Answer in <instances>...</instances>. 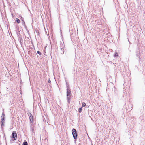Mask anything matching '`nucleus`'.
Instances as JSON below:
<instances>
[{
	"mask_svg": "<svg viewBox=\"0 0 145 145\" xmlns=\"http://www.w3.org/2000/svg\"><path fill=\"white\" fill-rule=\"evenodd\" d=\"M72 133L74 138L75 139H76L77 136L76 130L74 129H73L72 130Z\"/></svg>",
	"mask_w": 145,
	"mask_h": 145,
	"instance_id": "nucleus-1",
	"label": "nucleus"
},
{
	"mask_svg": "<svg viewBox=\"0 0 145 145\" xmlns=\"http://www.w3.org/2000/svg\"><path fill=\"white\" fill-rule=\"evenodd\" d=\"M70 90H67V101L68 103H69V100L70 97Z\"/></svg>",
	"mask_w": 145,
	"mask_h": 145,
	"instance_id": "nucleus-2",
	"label": "nucleus"
},
{
	"mask_svg": "<svg viewBox=\"0 0 145 145\" xmlns=\"http://www.w3.org/2000/svg\"><path fill=\"white\" fill-rule=\"evenodd\" d=\"M17 134L16 131H14L12 134V137L14 138V140H16L17 138Z\"/></svg>",
	"mask_w": 145,
	"mask_h": 145,
	"instance_id": "nucleus-3",
	"label": "nucleus"
},
{
	"mask_svg": "<svg viewBox=\"0 0 145 145\" xmlns=\"http://www.w3.org/2000/svg\"><path fill=\"white\" fill-rule=\"evenodd\" d=\"M5 117V115L3 113L1 116V121H4V118Z\"/></svg>",
	"mask_w": 145,
	"mask_h": 145,
	"instance_id": "nucleus-4",
	"label": "nucleus"
},
{
	"mask_svg": "<svg viewBox=\"0 0 145 145\" xmlns=\"http://www.w3.org/2000/svg\"><path fill=\"white\" fill-rule=\"evenodd\" d=\"M16 21L17 22V23H19L20 22V20L18 18H16Z\"/></svg>",
	"mask_w": 145,
	"mask_h": 145,
	"instance_id": "nucleus-5",
	"label": "nucleus"
},
{
	"mask_svg": "<svg viewBox=\"0 0 145 145\" xmlns=\"http://www.w3.org/2000/svg\"><path fill=\"white\" fill-rule=\"evenodd\" d=\"M4 122H5L4 121H1V125L2 126H4Z\"/></svg>",
	"mask_w": 145,
	"mask_h": 145,
	"instance_id": "nucleus-6",
	"label": "nucleus"
},
{
	"mask_svg": "<svg viewBox=\"0 0 145 145\" xmlns=\"http://www.w3.org/2000/svg\"><path fill=\"white\" fill-rule=\"evenodd\" d=\"M23 145H28V144L27 142H24L23 144Z\"/></svg>",
	"mask_w": 145,
	"mask_h": 145,
	"instance_id": "nucleus-7",
	"label": "nucleus"
},
{
	"mask_svg": "<svg viewBox=\"0 0 145 145\" xmlns=\"http://www.w3.org/2000/svg\"><path fill=\"white\" fill-rule=\"evenodd\" d=\"M82 107H81V108H79V109L78 110V112H81L82 111Z\"/></svg>",
	"mask_w": 145,
	"mask_h": 145,
	"instance_id": "nucleus-8",
	"label": "nucleus"
},
{
	"mask_svg": "<svg viewBox=\"0 0 145 145\" xmlns=\"http://www.w3.org/2000/svg\"><path fill=\"white\" fill-rule=\"evenodd\" d=\"M82 107H85L86 106V104L84 102H83L82 103Z\"/></svg>",
	"mask_w": 145,
	"mask_h": 145,
	"instance_id": "nucleus-9",
	"label": "nucleus"
},
{
	"mask_svg": "<svg viewBox=\"0 0 145 145\" xmlns=\"http://www.w3.org/2000/svg\"><path fill=\"white\" fill-rule=\"evenodd\" d=\"M118 54L117 53H116L114 55V56L115 57H117L118 56Z\"/></svg>",
	"mask_w": 145,
	"mask_h": 145,
	"instance_id": "nucleus-10",
	"label": "nucleus"
},
{
	"mask_svg": "<svg viewBox=\"0 0 145 145\" xmlns=\"http://www.w3.org/2000/svg\"><path fill=\"white\" fill-rule=\"evenodd\" d=\"M32 118H33V116L31 115V114H30V120H31V119H32Z\"/></svg>",
	"mask_w": 145,
	"mask_h": 145,
	"instance_id": "nucleus-11",
	"label": "nucleus"
},
{
	"mask_svg": "<svg viewBox=\"0 0 145 145\" xmlns=\"http://www.w3.org/2000/svg\"><path fill=\"white\" fill-rule=\"evenodd\" d=\"M37 53L38 54H39V55H40L41 54L40 52L39 51H37Z\"/></svg>",
	"mask_w": 145,
	"mask_h": 145,
	"instance_id": "nucleus-12",
	"label": "nucleus"
},
{
	"mask_svg": "<svg viewBox=\"0 0 145 145\" xmlns=\"http://www.w3.org/2000/svg\"><path fill=\"white\" fill-rule=\"evenodd\" d=\"M50 80L49 81H48V82L49 83H50Z\"/></svg>",
	"mask_w": 145,
	"mask_h": 145,
	"instance_id": "nucleus-13",
	"label": "nucleus"
},
{
	"mask_svg": "<svg viewBox=\"0 0 145 145\" xmlns=\"http://www.w3.org/2000/svg\"><path fill=\"white\" fill-rule=\"evenodd\" d=\"M24 24H25V22L24 21Z\"/></svg>",
	"mask_w": 145,
	"mask_h": 145,
	"instance_id": "nucleus-14",
	"label": "nucleus"
}]
</instances>
